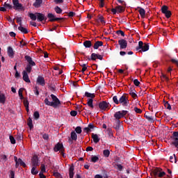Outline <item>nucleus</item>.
Returning a JSON list of instances; mask_svg holds the SVG:
<instances>
[{
	"label": "nucleus",
	"instance_id": "nucleus-1",
	"mask_svg": "<svg viewBox=\"0 0 178 178\" xmlns=\"http://www.w3.org/2000/svg\"><path fill=\"white\" fill-rule=\"evenodd\" d=\"M52 102H49L48 98H46L44 99V104L45 105H47V106H52L53 108H58V106H60V101L56 96L54 95H51Z\"/></svg>",
	"mask_w": 178,
	"mask_h": 178
},
{
	"label": "nucleus",
	"instance_id": "nucleus-2",
	"mask_svg": "<svg viewBox=\"0 0 178 178\" xmlns=\"http://www.w3.org/2000/svg\"><path fill=\"white\" fill-rule=\"evenodd\" d=\"M85 97H87V105L90 107V109H94V104H92L93 98H95V95L94 93H90L88 92H85Z\"/></svg>",
	"mask_w": 178,
	"mask_h": 178
},
{
	"label": "nucleus",
	"instance_id": "nucleus-3",
	"mask_svg": "<svg viewBox=\"0 0 178 178\" xmlns=\"http://www.w3.org/2000/svg\"><path fill=\"white\" fill-rule=\"evenodd\" d=\"M152 174L154 175V176H158V177H163V176L166 175V173L159 168L153 169Z\"/></svg>",
	"mask_w": 178,
	"mask_h": 178
},
{
	"label": "nucleus",
	"instance_id": "nucleus-4",
	"mask_svg": "<svg viewBox=\"0 0 178 178\" xmlns=\"http://www.w3.org/2000/svg\"><path fill=\"white\" fill-rule=\"evenodd\" d=\"M13 3L15 10H18L19 12L24 10V7L22 3H19V0H13Z\"/></svg>",
	"mask_w": 178,
	"mask_h": 178
},
{
	"label": "nucleus",
	"instance_id": "nucleus-5",
	"mask_svg": "<svg viewBox=\"0 0 178 178\" xmlns=\"http://www.w3.org/2000/svg\"><path fill=\"white\" fill-rule=\"evenodd\" d=\"M138 51V49H141L140 50V51L141 52H147V51H148V49H149V45L147 43H143L142 41H140L138 42V47L137 48Z\"/></svg>",
	"mask_w": 178,
	"mask_h": 178
},
{
	"label": "nucleus",
	"instance_id": "nucleus-6",
	"mask_svg": "<svg viewBox=\"0 0 178 178\" xmlns=\"http://www.w3.org/2000/svg\"><path fill=\"white\" fill-rule=\"evenodd\" d=\"M119 104H121L122 106H127L129 105V99L127 95H123L119 99Z\"/></svg>",
	"mask_w": 178,
	"mask_h": 178
},
{
	"label": "nucleus",
	"instance_id": "nucleus-7",
	"mask_svg": "<svg viewBox=\"0 0 178 178\" xmlns=\"http://www.w3.org/2000/svg\"><path fill=\"white\" fill-rule=\"evenodd\" d=\"M127 111H118L114 114V118L118 120H119L120 119H122L124 116H126V115H127Z\"/></svg>",
	"mask_w": 178,
	"mask_h": 178
},
{
	"label": "nucleus",
	"instance_id": "nucleus-8",
	"mask_svg": "<svg viewBox=\"0 0 178 178\" xmlns=\"http://www.w3.org/2000/svg\"><path fill=\"white\" fill-rule=\"evenodd\" d=\"M99 108L101 111H108L111 108V104L106 101H103L99 104Z\"/></svg>",
	"mask_w": 178,
	"mask_h": 178
},
{
	"label": "nucleus",
	"instance_id": "nucleus-9",
	"mask_svg": "<svg viewBox=\"0 0 178 178\" xmlns=\"http://www.w3.org/2000/svg\"><path fill=\"white\" fill-rule=\"evenodd\" d=\"M14 160L15 162V168H19V165L25 168L26 163L23 161V160H22V159H17V156H14Z\"/></svg>",
	"mask_w": 178,
	"mask_h": 178
},
{
	"label": "nucleus",
	"instance_id": "nucleus-10",
	"mask_svg": "<svg viewBox=\"0 0 178 178\" xmlns=\"http://www.w3.org/2000/svg\"><path fill=\"white\" fill-rule=\"evenodd\" d=\"M111 12L113 15H116L117 13H122V12H124V8L122 6H118L115 8H113Z\"/></svg>",
	"mask_w": 178,
	"mask_h": 178
},
{
	"label": "nucleus",
	"instance_id": "nucleus-11",
	"mask_svg": "<svg viewBox=\"0 0 178 178\" xmlns=\"http://www.w3.org/2000/svg\"><path fill=\"white\" fill-rule=\"evenodd\" d=\"M54 149L55 152H58V151H60V152H61V154H63V151H65V149H63V145H62L60 143H57L55 145Z\"/></svg>",
	"mask_w": 178,
	"mask_h": 178
},
{
	"label": "nucleus",
	"instance_id": "nucleus-12",
	"mask_svg": "<svg viewBox=\"0 0 178 178\" xmlns=\"http://www.w3.org/2000/svg\"><path fill=\"white\" fill-rule=\"evenodd\" d=\"M118 44L120 46V49H126L127 48V40L124 39L118 40Z\"/></svg>",
	"mask_w": 178,
	"mask_h": 178
},
{
	"label": "nucleus",
	"instance_id": "nucleus-13",
	"mask_svg": "<svg viewBox=\"0 0 178 178\" xmlns=\"http://www.w3.org/2000/svg\"><path fill=\"white\" fill-rule=\"evenodd\" d=\"M22 75L24 81H25L26 83H31V81H30V78L29 77V74H27V72L23 71Z\"/></svg>",
	"mask_w": 178,
	"mask_h": 178
},
{
	"label": "nucleus",
	"instance_id": "nucleus-14",
	"mask_svg": "<svg viewBox=\"0 0 178 178\" xmlns=\"http://www.w3.org/2000/svg\"><path fill=\"white\" fill-rule=\"evenodd\" d=\"M25 59L29 63L28 65L35 66V63L34 61H33V58H31V57H30V56H26Z\"/></svg>",
	"mask_w": 178,
	"mask_h": 178
},
{
	"label": "nucleus",
	"instance_id": "nucleus-15",
	"mask_svg": "<svg viewBox=\"0 0 178 178\" xmlns=\"http://www.w3.org/2000/svg\"><path fill=\"white\" fill-rule=\"evenodd\" d=\"M36 82L38 83V84H40L42 86H45V79H44V77L39 76L37 78Z\"/></svg>",
	"mask_w": 178,
	"mask_h": 178
},
{
	"label": "nucleus",
	"instance_id": "nucleus-16",
	"mask_svg": "<svg viewBox=\"0 0 178 178\" xmlns=\"http://www.w3.org/2000/svg\"><path fill=\"white\" fill-rule=\"evenodd\" d=\"M32 166L37 167L40 163H38V157L37 156H33L31 160Z\"/></svg>",
	"mask_w": 178,
	"mask_h": 178
},
{
	"label": "nucleus",
	"instance_id": "nucleus-17",
	"mask_svg": "<svg viewBox=\"0 0 178 178\" xmlns=\"http://www.w3.org/2000/svg\"><path fill=\"white\" fill-rule=\"evenodd\" d=\"M91 59L92 60H96L97 59H99L100 60H102V56L92 53L91 55Z\"/></svg>",
	"mask_w": 178,
	"mask_h": 178
},
{
	"label": "nucleus",
	"instance_id": "nucleus-18",
	"mask_svg": "<svg viewBox=\"0 0 178 178\" xmlns=\"http://www.w3.org/2000/svg\"><path fill=\"white\" fill-rule=\"evenodd\" d=\"M36 19H38V22H42L45 19V15H44V14L36 13Z\"/></svg>",
	"mask_w": 178,
	"mask_h": 178
},
{
	"label": "nucleus",
	"instance_id": "nucleus-19",
	"mask_svg": "<svg viewBox=\"0 0 178 178\" xmlns=\"http://www.w3.org/2000/svg\"><path fill=\"white\" fill-rule=\"evenodd\" d=\"M92 138L93 140V143H95V144L99 143L100 138L97 134H92Z\"/></svg>",
	"mask_w": 178,
	"mask_h": 178
},
{
	"label": "nucleus",
	"instance_id": "nucleus-20",
	"mask_svg": "<svg viewBox=\"0 0 178 178\" xmlns=\"http://www.w3.org/2000/svg\"><path fill=\"white\" fill-rule=\"evenodd\" d=\"M47 17L49 19L50 22H56V20H59V18L55 17V15L52 13H49L47 15Z\"/></svg>",
	"mask_w": 178,
	"mask_h": 178
},
{
	"label": "nucleus",
	"instance_id": "nucleus-21",
	"mask_svg": "<svg viewBox=\"0 0 178 178\" xmlns=\"http://www.w3.org/2000/svg\"><path fill=\"white\" fill-rule=\"evenodd\" d=\"M138 9H139L138 12L140 13V17H142V19H144V17H145V10L140 7H138Z\"/></svg>",
	"mask_w": 178,
	"mask_h": 178
},
{
	"label": "nucleus",
	"instance_id": "nucleus-22",
	"mask_svg": "<svg viewBox=\"0 0 178 178\" xmlns=\"http://www.w3.org/2000/svg\"><path fill=\"white\" fill-rule=\"evenodd\" d=\"M105 133H106L110 138H113V132L112 131V129L108 128L106 131H104Z\"/></svg>",
	"mask_w": 178,
	"mask_h": 178
},
{
	"label": "nucleus",
	"instance_id": "nucleus-23",
	"mask_svg": "<svg viewBox=\"0 0 178 178\" xmlns=\"http://www.w3.org/2000/svg\"><path fill=\"white\" fill-rule=\"evenodd\" d=\"M102 45H104V42L102 41H97L95 43L94 49H98L99 47H102Z\"/></svg>",
	"mask_w": 178,
	"mask_h": 178
},
{
	"label": "nucleus",
	"instance_id": "nucleus-24",
	"mask_svg": "<svg viewBox=\"0 0 178 178\" xmlns=\"http://www.w3.org/2000/svg\"><path fill=\"white\" fill-rule=\"evenodd\" d=\"M35 3H33L34 8H40L42 4V0H35Z\"/></svg>",
	"mask_w": 178,
	"mask_h": 178
},
{
	"label": "nucleus",
	"instance_id": "nucleus-25",
	"mask_svg": "<svg viewBox=\"0 0 178 178\" xmlns=\"http://www.w3.org/2000/svg\"><path fill=\"white\" fill-rule=\"evenodd\" d=\"M18 30H19V31L22 33H24V34H27V33H29L27 29L23 27L22 25L18 27Z\"/></svg>",
	"mask_w": 178,
	"mask_h": 178
},
{
	"label": "nucleus",
	"instance_id": "nucleus-26",
	"mask_svg": "<svg viewBox=\"0 0 178 178\" xmlns=\"http://www.w3.org/2000/svg\"><path fill=\"white\" fill-rule=\"evenodd\" d=\"M74 176V167L71 166L70 168V178H73Z\"/></svg>",
	"mask_w": 178,
	"mask_h": 178
},
{
	"label": "nucleus",
	"instance_id": "nucleus-27",
	"mask_svg": "<svg viewBox=\"0 0 178 178\" xmlns=\"http://www.w3.org/2000/svg\"><path fill=\"white\" fill-rule=\"evenodd\" d=\"M172 145L177 148V151H178V138H172Z\"/></svg>",
	"mask_w": 178,
	"mask_h": 178
},
{
	"label": "nucleus",
	"instance_id": "nucleus-28",
	"mask_svg": "<svg viewBox=\"0 0 178 178\" xmlns=\"http://www.w3.org/2000/svg\"><path fill=\"white\" fill-rule=\"evenodd\" d=\"M6 101V96L3 94H0V102L1 104H5Z\"/></svg>",
	"mask_w": 178,
	"mask_h": 178
},
{
	"label": "nucleus",
	"instance_id": "nucleus-29",
	"mask_svg": "<svg viewBox=\"0 0 178 178\" xmlns=\"http://www.w3.org/2000/svg\"><path fill=\"white\" fill-rule=\"evenodd\" d=\"M97 22H98V23H102V24H105V23H106V22H105V20L104 19V17H102V16H101V15H99V17H98V18H97Z\"/></svg>",
	"mask_w": 178,
	"mask_h": 178
},
{
	"label": "nucleus",
	"instance_id": "nucleus-30",
	"mask_svg": "<svg viewBox=\"0 0 178 178\" xmlns=\"http://www.w3.org/2000/svg\"><path fill=\"white\" fill-rule=\"evenodd\" d=\"M29 17L31 19V20L35 21L37 20V13H29Z\"/></svg>",
	"mask_w": 178,
	"mask_h": 178
},
{
	"label": "nucleus",
	"instance_id": "nucleus-31",
	"mask_svg": "<svg viewBox=\"0 0 178 178\" xmlns=\"http://www.w3.org/2000/svg\"><path fill=\"white\" fill-rule=\"evenodd\" d=\"M99 161V157L97 156H92L90 162H93V163H95V162H98Z\"/></svg>",
	"mask_w": 178,
	"mask_h": 178
},
{
	"label": "nucleus",
	"instance_id": "nucleus-32",
	"mask_svg": "<svg viewBox=\"0 0 178 178\" xmlns=\"http://www.w3.org/2000/svg\"><path fill=\"white\" fill-rule=\"evenodd\" d=\"M83 45L86 48H90L92 44H91V41L90 40H86L83 42Z\"/></svg>",
	"mask_w": 178,
	"mask_h": 178
},
{
	"label": "nucleus",
	"instance_id": "nucleus-33",
	"mask_svg": "<svg viewBox=\"0 0 178 178\" xmlns=\"http://www.w3.org/2000/svg\"><path fill=\"white\" fill-rule=\"evenodd\" d=\"M31 174L32 175H38V170H37V167L32 166Z\"/></svg>",
	"mask_w": 178,
	"mask_h": 178
},
{
	"label": "nucleus",
	"instance_id": "nucleus-34",
	"mask_svg": "<svg viewBox=\"0 0 178 178\" xmlns=\"http://www.w3.org/2000/svg\"><path fill=\"white\" fill-rule=\"evenodd\" d=\"M71 138L76 141V140H77V134L74 131L71 132Z\"/></svg>",
	"mask_w": 178,
	"mask_h": 178
},
{
	"label": "nucleus",
	"instance_id": "nucleus-35",
	"mask_svg": "<svg viewBox=\"0 0 178 178\" xmlns=\"http://www.w3.org/2000/svg\"><path fill=\"white\" fill-rule=\"evenodd\" d=\"M8 56H13V49L10 47L8 48Z\"/></svg>",
	"mask_w": 178,
	"mask_h": 178
},
{
	"label": "nucleus",
	"instance_id": "nucleus-36",
	"mask_svg": "<svg viewBox=\"0 0 178 178\" xmlns=\"http://www.w3.org/2000/svg\"><path fill=\"white\" fill-rule=\"evenodd\" d=\"M25 70V72H26V73H31V70H33V66L27 65Z\"/></svg>",
	"mask_w": 178,
	"mask_h": 178
},
{
	"label": "nucleus",
	"instance_id": "nucleus-37",
	"mask_svg": "<svg viewBox=\"0 0 178 178\" xmlns=\"http://www.w3.org/2000/svg\"><path fill=\"white\" fill-rule=\"evenodd\" d=\"M164 106L165 108H166V109H168L169 111L172 109V106H170V104L168 102H164Z\"/></svg>",
	"mask_w": 178,
	"mask_h": 178
},
{
	"label": "nucleus",
	"instance_id": "nucleus-38",
	"mask_svg": "<svg viewBox=\"0 0 178 178\" xmlns=\"http://www.w3.org/2000/svg\"><path fill=\"white\" fill-rule=\"evenodd\" d=\"M54 10L56 13H57L59 15H60V13H62V8H59V6L55 7Z\"/></svg>",
	"mask_w": 178,
	"mask_h": 178
},
{
	"label": "nucleus",
	"instance_id": "nucleus-39",
	"mask_svg": "<svg viewBox=\"0 0 178 178\" xmlns=\"http://www.w3.org/2000/svg\"><path fill=\"white\" fill-rule=\"evenodd\" d=\"M103 154H104V156H106V158H108L111 154V152H109L108 149H105V150H104Z\"/></svg>",
	"mask_w": 178,
	"mask_h": 178
},
{
	"label": "nucleus",
	"instance_id": "nucleus-40",
	"mask_svg": "<svg viewBox=\"0 0 178 178\" xmlns=\"http://www.w3.org/2000/svg\"><path fill=\"white\" fill-rule=\"evenodd\" d=\"M28 126L30 127V129H33V120L31 118H29L28 120Z\"/></svg>",
	"mask_w": 178,
	"mask_h": 178
},
{
	"label": "nucleus",
	"instance_id": "nucleus-41",
	"mask_svg": "<svg viewBox=\"0 0 178 178\" xmlns=\"http://www.w3.org/2000/svg\"><path fill=\"white\" fill-rule=\"evenodd\" d=\"M129 94L133 98H136V97H137V94H136V90H131L129 92Z\"/></svg>",
	"mask_w": 178,
	"mask_h": 178
},
{
	"label": "nucleus",
	"instance_id": "nucleus-42",
	"mask_svg": "<svg viewBox=\"0 0 178 178\" xmlns=\"http://www.w3.org/2000/svg\"><path fill=\"white\" fill-rule=\"evenodd\" d=\"M114 129H115V130H119V129H120V120L117 121V124Z\"/></svg>",
	"mask_w": 178,
	"mask_h": 178
},
{
	"label": "nucleus",
	"instance_id": "nucleus-43",
	"mask_svg": "<svg viewBox=\"0 0 178 178\" xmlns=\"http://www.w3.org/2000/svg\"><path fill=\"white\" fill-rule=\"evenodd\" d=\"M75 131H76V133H77V134H81V127H76L75 129Z\"/></svg>",
	"mask_w": 178,
	"mask_h": 178
},
{
	"label": "nucleus",
	"instance_id": "nucleus-44",
	"mask_svg": "<svg viewBox=\"0 0 178 178\" xmlns=\"http://www.w3.org/2000/svg\"><path fill=\"white\" fill-rule=\"evenodd\" d=\"M113 101L114 103L116 104V105H119V100L118 99V96H114L113 97Z\"/></svg>",
	"mask_w": 178,
	"mask_h": 178
},
{
	"label": "nucleus",
	"instance_id": "nucleus-45",
	"mask_svg": "<svg viewBox=\"0 0 178 178\" xmlns=\"http://www.w3.org/2000/svg\"><path fill=\"white\" fill-rule=\"evenodd\" d=\"M167 11H168V6H163L161 8V12H162V13H166Z\"/></svg>",
	"mask_w": 178,
	"mask_h": 178
},
{
	"label": "nucleus",
	"instance_id": "nucleus-46",
	"mask_svg": "<svg viewBox=\"0 0 178 178\" xmlns=\"http://www.w3.org/2000/svg\"><path fill=\"white\" fill-rule=\"evenodd\" d=\"M10 141L11 144H16V140L12 136H10Z\"/></svg>",
	"mask_w": 178,
	"mask_h": 178
},
{
	"label": "nucleus",
	"instance_id": "nucleus-47",
	"mask_svg": "<svg viewBox=\"0 0 178 178\" xmlns=\"http://www.w3.org/2000/svg\"><path fill=\"white\" fill-rule=\"evenodd\" d=\"M164 15H165V17H167V19H169V17H170V16H172V13H170V11L168 10L167 12H165L164 13Z\"/></svg>",
	"mask_w": 178,
	"mask_h": 178
},
{
	"label": "nucleus",
	"instance_id": "nucleus-48",
	"mask_svg": "<svg viewBox=\"0 0 178 178\" xmlns=\"http://www.w3.org/2000/svg\"><path fill=\"white\" fill-rule=\"evenodd\" d=\"M33 116H34L35 119H39L40 118V113H38V111H35L33 113Z\"/></svg>",
	"mask_w": 178,
	"mask_h": 178
},
{
	"label": "nucleus",
	"instance_id": "nucleus-49",
	"mask_svg": "<svg viewBox=\"0 0 178 178\" xmlns=\"http://www.w3.org/2000/svg\"><path fill=\"white\" fill-rule=\"evenodd\" d=\"M4 7L6 8V9H12V5L8 3H4Z\"/></svg>",
	"mask_w": 178,
	"mask_h": 178
},
{
	"label": "nucleus",
	"instance_id": "nucleus-50",
	"mask_svg": "<svg viewBox=\"0 0 178 178\" xmlns=\"http://www.w3.org/2000/svg\"><path fill=\"white\" fill-rule=\"evenodd\" d=\"M81 67H82V72L83 73H84L86 70H87V64H82Z\"/></svg>",
	"mask_w": 178,
	"mask_h": 178
},
{
	"label": "nucleus",
	"instance_id": "nucleus-51",
	"mask_svg": "<svg viewBox=\"0 0 178 178\" xmlns=\"http://www.w3.org/2000/svg\"><path fill=\"white\" fill-rule=\"evenodd\" d=\"M47 170H45V165L42 164L41 165V172L40 173H45Z\"/></svg>",
	"mask_w": 178,
	"mask_h": 178
},
{
	"label": "nucleus",
	"instance_id": "nucleus-52",
	"mask_svg": "<svg viewBox=\"0 0 178 178\" xmlns=\"http://www.w3.org/2000/svg\"><path fill=\"white\" fill-rule=\"evenodd\" d=\"M134 84L136 86V87H138L140 86V81H138V79H134Z\"/></svg>",
	"mask_w": 178,
	"mask_h": 178
},
{
	"label": "nucleus",
	"instance_id": "nucleus-53",
	"mask_svg": "<svg viewBox=\"0 0 178 178\" xmlns=\"http://www.w3.org/2000/svg\"><path fill=\"white\" fill-rule=\"evenodd\" d=\"M18 95H19V97H20V99H23V98H24V97H23V93H22V89H19V90Z\"/></svg>",
	"mask_w": 178,
	"mask_h": 178
},
{
	"label": "nucleus",
	"instance_id": "nucleus-54",
	"mask_svg": "<svg viewBox=\"0 0 178 178\" xmlns=\"http://www.w3.org/2000/svg\"><path fill=\"white\" fill-rule=\"evenodd\" d=\"M33 91L35 95H40V92L38 91V87L35 86Z\"/></svg>",
	"mask_w": 178,
	"mask_h": 178
},
{
	"label": "nucleus",
	"instance_id": "nucleus-55",
	"mask_svg": "<svg viewBox=\"0 0 178 178\" xmlns=\"http://www.w3.org/2000/svg\"><path fill=\"white\" fill-rule=\"evenodd\" d=\"M17 23H19L20 26H22V17H16Z\"/></svg>",
	"mask_w": 178,
	"mask_h": 178
},
{
	"label": "nucleus",
	"instance_id": "nucleus-56",
	"mask_svg": "<svg viewBox=\"0 0 178 178\" xmlns=\"http://www.w3.org/2000/svg\"><path fill=\"white\" fill-rule=\"evenodd\" d=\"M117 34H118V35H122V37H124V32H123L122 31H118Z\"/></svg>",
	"mask_w": 178,
	"mask_h": 178
},
{
	"label": "nucleus",
	"instance_id": "nucleus-57",
	"mask_svg": "<svg viewBox=\"0 0 178 178\" xmlns=\"http://www.w3.org/2000/svg\"><path fill=\"white\" fill-rule=\"evenodd\" d=\"M178 138V131H175L172 134V138Z\"/></svg>",
	"mask_w": 178,
	"mask_h": 178
},
{
	"label": "nucleus",
	"instance_id": "nucleus-58",
	"mask_svg": "<svg viewBox=\"0 0 178 178\" xmlns=\"http://www.w3.org/2000/svg\"><path fill=\"white\" fill-rule=\"evenodd\" d=\"M70 115H71V116H77V111H72L70 112Z\"/></svg>",
	"mask_w": 178,
	"mask_h": 178
},
{
	"label": "nucleus",
	"instance_id": "nucleus-59",
	"mask_svg": "<svg viewBox=\"0 0 178 178\" xmlns=\"http://www.w3.org/2000/svg\"><path fill=\"white\" fill-rule=\"evenodd\" d=\"M134 111H135V112H136V113H141V112H143V111H141V109H140V108H137V107H135V108H134Z\"/></svg>",
	"mask_w": 178,
	"mask_h": 178
},
{
	"label": "nucleus",
	"instance_id": "nucleus-60",
	"mask_svg": "<svg viewBox=\"0 0 178 178\" xmlns=\"http://www.w3.org/2000/svg\"><path fill=\"white\" fill-rule=\"evenodd\" d=\"M145 117L146 118V119H147V120H149L150 122H152L154 120V119L151 116H148L147 115H145Z\"/></svg>",
	"mask_w": 178,
	"mask_h": 178
},
{
	"label": "nucleus",
	"instance_id": "nucleus-61",
	"mask_svg": "<svg viewBox=\"0 0 178 178\" xmlns=\"http://www.w3.org/2000/svg\"><path fill=\"white\" fill-rule=\"evenodd\" d=\"M24 106L26 108V109H28V107H29V101L26 100L24 102Z\"/></svg>",
	"mask_w": 178,
	"mask_h": 178
},
{
	"label": "nucleus",
	"instance_id": "nucleus-62",
	"mask_svg": "<svg viewBox=\"0 0 178 178\" xmlns=\"http://www.w3.org/2000/svg\"><path fill=\"white\" fill-rule=\"evenodd\" d=\"M42 137L44 140H48V138H49V136L47 134H43Z\"/></svg>",
	"mask_w": 178,
	"mask_h": 178
},
{
	"label": "nucleus",
	"instance_id": "nucleus-63",
	"mask_svg": "<svg viewBox=\"0 0 178 178\" xmlns=\"http://www.w3.org/2000/svg\"><path fill=\"white\" fill-rule=\"evenodd\" d=\"M88 128L90 129V131H91V129H94V125H93L92 124H89L88 126Z\"/></svg>",
	"mask_w": 178,
	"mask_h": 178
},
{
	"label": "nucleus",
	"instance_id": "nucleus-64",
	"mask_svg": "<svg viewBox=\"0 0 178 178\" xmlns=\"http://www.w3.org/2000/svg\"><path fill=\"white\" fill-rule=\"evenodd\" d=\"M10 178H15V172L13 171L10 172Z\"/></svg>",
	"mask_w": 178,
	"mask_h": 178
}]
</instances>
